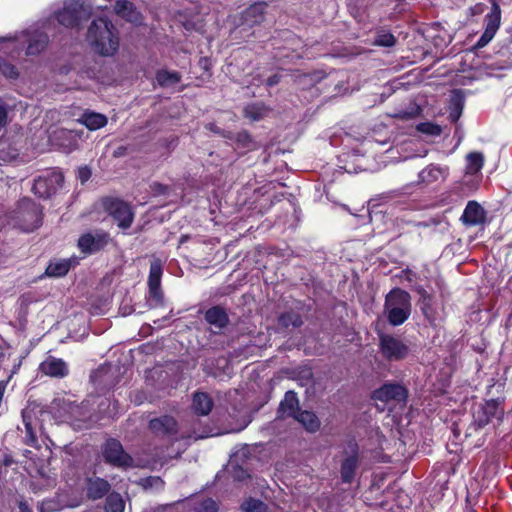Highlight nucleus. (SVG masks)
<instances>
[{
  "label": "nucleus",
  "mask_w": 512,
  "mask_h": 512,
  "mask_svg": "<svg viewBox=\"0 0 512 512\" xmlns=\"http://www.w3.org/2000/svg\"><path fill=\"white\" fill-rule=\"evenodd\" d=\"M87 39L99 55L113 56L118 51V31L108 18L94 19L88 28Z\"/></svg>",
  "instance_id": "nucleus-1"
},
{
  "label": "nucleus",
  "mask_w": 512,
  "mask_h": 512,
  "mask_svg": "<svg viewBox=\"0 0 512 512\" xmlns=\"http://www.w3.org/2000/svg\"><path fill=\"white\" fill-rule=\"evenodd\" d=\"M384 313L390 325L403 324L411 314L410 294L401 288H393L385 297Z\"/></svg>",
  "instance_id": "nucleus-2"
},
{
  "label": "nucleus",
  "mask_w": 512,
  "mask_h": 512,
  "mask_svg": "<svg viewBox=\"0 0 512 512\" xmlns=\"http://www.w3.org/2000/svg\"><path fill=\"white\" fill-rule=\"evenodd\" d=\"M91 16V7L81 0L65 2L62 9L55 12L57 22L66 28H78Z\"/></svg>",
  "instance_id": "nucleus-3"
},
{
  "label": "nucleus",
  "mask_w": 512,
  "mask_h": 512,
  "mask_svg": "<svg viewBox=\"0 0 512 512\" xmlns=\"http://www.w3.org/2000/svg\"><path fill=\"white\" fill-rule=\"evenodd\" d=\"M101 454L104 462L111 467L124 471L136 467L133 457L125 451L116 438H108L104 441L101 445Z\"/></svg>",
  "instance_id": "nucleus-4"
},
{
  "label": "nucleus",
  "mask_w": 512,
  "mask_h": 512,
  "mask_svg": "<svg viewBox=\"0 0 512 512\" xmlns=\"http://www.w3.org/2000/svg\"><path fill=\"white\" fill-rule=\"evenodd\" d=\"M473 425L479 429L493 423L500 422L504 416L503 400L491 399L475 403L471 409Z\"/></svg>",
  "instance_id": "nucleus-5"
},
{
  "label": "nucleus",
  "mask_w": 512,
  "mask_h": 512,
  "mask_svg": "<svg viewBox=\"0 0 512 512\" xmlns=\"http://www.w3.org/2000/svg\"><path fill=\"white\" fill-rule=\"evenodd\" d=\"M64 174L58 168H53L34 179L32 192L42 199L51 198L63 186Z\"/></svg>",
  "instance_id": "nucleus-6"
},
{
  "label": "nucleus",
  "mask_w": 512,
  "mask_h": 512,
  "mask_svg": "<svg viewBox=\"0 0 512 512\" xmlns=\"http://www.w3.org/2000/svg\"><path fill=\"white\" fill-rule=\"evenodd\" d=\"M104 210L117 222L121 230H127L134 221V211L132 206L119 198L108 197L102 202Z\"/></svg>",
  "instance_id": "nucleus-7"
},
{
  "label": "nucleus",
  "mask_w": 512,
  "mask_h": 512,
  "mask_svg": "<svg viewBox=\"0 0 512 512\" xmlns=\"http://www.w3.org/2000/svg\"><path fill=\"white\" fill-rule=\"evenodd\" d=\"M18 219L26 232L34 231L42 225L43 212L40 204L30 198H22L18 203Z\"/></svg>",
  "instance_id": "nucleus-8"
},
{
  "label": "nucleus",
  "mask_w": 512,
  "mask_h": 512,
  "mask_svg": "<svg viewBox=\"0 0 512 512\" xmlns=\"http://www.w3.org/2000/svg\"><path fill=\"white\" fill-rule=\"evenodd\" d=\"M371 398L374 401H380L384 404L389 402L405 404L408 398V390L402 384L386 382L372 392Z\"/></svg>",
  "instance_id": "nucleus-9"
},
{
  "label": "nucleus",
  "mask_w": 512,
  "mask_h": 512,
  "mask_svg": "<svg viewBox=\"0 0 512 512\" xmlns=\"http://www.w3.org/2000/svg\"><path fill=\"white\" fill-rule=\"evenodd\" d=\"M379 348L388 361H399L407 357L409 347L400 339L385 333H379Z\"/></svg>",
  "instance_id": "nucleus-10"
},
{
  "label": "nucleus",
  "mask_w": 512,
  "mask_h": 512,
  "mask_svg": "<svg viewBox=\"0 0 512 512\" xmlns=\"http://www.w3.org/2000/svg\"><path fill=\"white\" fill-rule=\"evenodd\" d=\"M110 240L108 232L97 230L95 233H83L78 239L77 246L84 255H92L104 250Z\"/></svg>",
  "instance_id": "nucleus-11"
},
{
  "label": "nucleus",
  "mask_w": 512,
  "mask_h": 512,
  "mask_svg": "<svg viewBox=\"0 0 512 512\" xmlns=\"http://www.w3.org/2000/svg\"><path fill=\"white\" fill-rule=\"evenodd\" d=\"M203 319L210 325L214 335L222 334L230 324L227 309L221 305H213L205 310Z\"/></svg>",
  "instance_id": "nucleus-12"
},
{
  "label": "nucleus",
  "mask_w": 512,
  "mask_h": 512,
  "mask_svg": "<svg viewBox=\"0 0 512 512\" xmlns=\"http://www.w3.org/2000/svg\"><path fill=\"white\" fill-rule=\"evenodd\" d=\"M163 274V267L160 260H154L150 264L148 276V291L149 299L153 300L155 304L162 305L164 294L161 289V278Z\"/></svg>",
  "instance_id": "nucleus-13"
},
{
  "label": "nucleus",
  "mask_w": 512,
  "mask_h": 512,
  "mask_svg": "<svg viewBox=\"0 0 512 512\" xmlns=\"http://www.w3.org/2000/svg\"><path fill=\"white\" fill-rule=\"evenodd\" d=\"M460 221L466 227L484 229L487 224V212L477 201L471 200L466 204Z\"/></svg>",
  "instance_id": "nucleus-14"
},
{
  "label": "nucleus",
  "mask_w": 512,
  "mask_h": 512,
  "mask_svg": "<svg viewBox=\"0 0 512 512\" xmlns=\"http://www.w3.org/2000/svg\"><path fill=\"white\" fill-rule=\"evenodd\" d=\"M348 448L351 451V455L346 457L340 466L341 480L345 484H350L354 480L356 470L359 464V452L358 444L354 439L348 442Z\"/></svg>",
  "instance_id": "nucleus-15"
},
{
  "label": "nucleus",
  "mask_w": 512,
  "mask_h": 512,
  "mask_svg": "<svg viewBox=\"0 0 512 512\" xmlns=\"http://www.w3.org/2000/svg\"><path fill=\"white\" fill-rule=\"evenodd\" d=\"M148 427L156 436H174L178 433V423L174 417L169 415L151 419Z\"/></svg>",
  "instance_id": "nucleus-16"
},
{
  "label": "nucleus",
  "mask_w": 512,
  "mask_h": 512,
  "mask_svg": "<svg viewBox=\"0 0 512 512\" xmlns=\"http://www.w3.org/2000/svg\"><path fill=\"white\" fill-rule=\"evenodd\" d=\"M301 410L297 393L293 390H288L284 398L280 401L277 415L278 418H292L294 419L298 412Z\"/></svg>",
  "instance_id": "nucleus-17"
},
{
  "label": "nucleus",
  "mask_w": 512,
  "mask_h": 512,
  "mask_svg": "<svg viewBox=\"0 0 512 512\" xmlns=\"http://www.w3.org/2000/svg\"><path fill=\"white\" fill-rule=\"evenodd\" d=\"M110 483L101 477H89L86 480V496L90 500H99L109 494Z\"/></svg>",
  "instance_id": "nucleus-18"
},
{
  "label": "nucleus",
  "mask_w": 512,
  "mask_h": 512,
  "mask_svg": "<svg viewBox=\"0 0 512 512\" xmlns=\"http://www.w3.org/2000/svg\"><path fill=\"white\" fill-rule=\"evenodd\" d=\"M40 370L53 378H64L69 374L66 362L61 358L48 357L40 364Z\"/></svg>",
  "instance_id": "nucleus-19"
},
{
  "label": "nucleus",
  "mask_w": 512,
  "mask_h": 512,
  "mask_svg": "<svg viewBox=\"0 0 512 512\" xmlns=\"http://www.w3.org/2000/svg\"><path fill=\"white\" fill-rule=\"evenodd\" d=\"M448 173V169L439 165L430 164L418 173V184L430 185L443 181Z\"/></svg>",
  "instance_id": "nucleus-20"
},
{
  "label": "nucleus",
  "mask_w": 512,
  "mask_h": 512,
  "mask_svg": "<svg viewBox=\"0 0 512 512\" xmlns=\"http://www.w3.org/2000/svg\"><path fill=\"white\" fill-rule=\"evenodd\" d=\"M114 11L118 16L131 23H138L142 18L135 4L129 0H117Z\"/></svg>",
  "instance_id": "nucleus-21"
},
{
  "label": "nucleus",
  "mask_w": 512,
  "mask_h": 512,
  "mask_svg": "<svg viewBox=\"0 0 512 512\" xmlns=\"http://www.w3.org/2000/svg\"><path fill=\"white\" fill-rule=\"evenodd\" d=\"M214 406V402L210 395L206 392L197 391L192 397V410L196 415H208Z\"/></svg>",
  "instance_id": "nucleus-22"
},
{
  "label": "nucleus",
  "mask_w": 512,
  "mask_h": 512,
  "mask_svg": "<svg viewBox=\"0 0 512 512\" xmlns=\"http://www.w3.org/2000/svg\"><path fill=\"white\" fill-rule=\"evenodd\" d=\"M33 411L29 409L22 410V420L25 426L24 443L30 447L39 448L38 438L33 426Z\"/></svg>",
  "instance_id": "nucleus-23"
},
{
  "label": "nucleus",
  "mask_w": 512,
  "mask_h": 512,
  "mask_svg": "<svg viewBox=\"0 0 512 512\" xmlns=\"http://www.w3.org/2000/svg\"><path fill=\"white\" fill-rule=\"evenodd\" d=\"M49 37L44 32H36L28 39L26 55L36 56L42 53L48 46Z\"/></svg>",
  "instance_id": "nucleus-24"
},
{
  "label": "nucleus",
  "mask_w": 512,
  "mask_h": 512,
  "mask_svg": "<svg viewBox=\"0 0 512 512\" xmlns=\"http://www.w3.org/2000/svg\"><path fill=\"white\" fill-rule=\"evenodd\" d=\"M294 420L299 422L310 433L317 432L321 427V421L313 411L301 409Z\"/></svg>",
  "instance_id": "nucleus-25"
},
{
  "label": "nucleus",
  "mask_w": 512,
  "mask_h": 512,
  "mask_svg": "<svg viewBox=\"0 0 512 512\" xmlns=\"http://www.w3.org/2000/svg\"><path fill=\"white\" fill-rule=\"evenodd\" d=\"M107 122L108 119L104 114L88 110L85 111L80 118V123L91 131L103 128L106 126Z\"/></svg>",
  "instance_id": "nucleus-26"
},
{
  "label": "nucleus",
  "mask_w": 512,
  "mask_h": 512,
  "mask_svg": "<svg viewBox=\"0 0 512 512\" xmlns=\"http://www.w3.org/2000/svg\"><path fill=\"white\" fill-rule=\"evenodd\" d=\"M304 321L300 313L289 310L282 312L277 318V324L282 329H288L290 327L296 329L303 325Z\"/></svg>",
  "instance_id": "nucleus-27"
},
{
  "label": "nucleus",
  "mask_w": 512,
  "mask_h": 512,
  "mask_svg": "<svg viewBox=\"0 0 512 512\" xmlns=\"http://www.w3.org/2000/svg\"><path fill=\"white\" fill-rule=\"evenodd\" d=\"M181 78L182 76L178 71H169L167 69H159L155 74V79L162 88H168L178 84Z\"/></svg>",
  "instance_id": "nucleus-28"
},
{
  "label": "nucleus",
  "mask_w": 512,
  "mask_h": 512,
  "mask_svg": "<svg viewBox=\"0 0 512 512\" xmlns=\"http://www.w3.org/2000/svg\"><path fill=\"white\" fill-rule=\"evenodd\" d=\"M491 9L485 16V29L497 33L501 24V9L496 0H490Z\"/></svg>",
  "instance_id": "nucleus-29"
},
{
  "label": "nucleus",
  "mask_w": 512,
  "mask_h": 512,
  "mask_svg": "<svg viewBox=\"0 0 512 512\" xmlns=\"http://www.w3.org/2000/svg\"><path fill=\"white\" fill-rule=\"evenodd\" d=\"M71 268V260L63 259L58 261H50L45 274L50 277H62L65 276Z\"/></svg>",
  "instance_id": "nucleus-30"
},
{
  "label": "nucleus",
  "mask_w": 512,
  "mask_h": 512,
  "mask_svg": "<svg viewBox=\"0 0 512 512\" xmlns=\"http://www.w3.org/2000/svg\"><path fill=\"white\" fill-rule=\"evenodd\" d=\"M266 5L263 3H255L251 6H249L244 11V19L246 22H249L251 24H259L264 20V13H265Z\"/></svg>",
  "instance_id": "nucleus-31"
},
{
  "label": "nucleus",
  "mask_w": 512,
  "mask_h": 512,
  "mask_svg": "<svg viewBox=\"0 0 512 512\" xmlns=\"http://www.w3.org/2000/svg\"><path fill=\"white\" fill-rule=\"evenodd\" d=\"M442 134V127L432 122L418 123V141L424 137L427 139H434L440 137Z\"/></svg>",
  "instance_id": "nucleus-32"
},
{
  "label": "nucleus",
  "mask_w": 512,
  "mask_h": 512,
  "mask_svg": "<svg viewBox=\"0 0 512 512\" xmlns=\"http://www.w3.org/2000/svg\"><path fill=\"white\" fill-rule=\"evenodd\" d=\"M125 510V501L122 496L118 492H111L107 495L104 511L105 512H124Z\"/></svg>",
  "instance_id": "nucleus-33"
},
{
  "label": "nucleus",
  "mask_w": 512,
  "mask_h": 512,
  "mask_svg": "<svg viewBox=\"0 0 512 512\" xmlns=\"http://www.w3.org/2000/svg\"><path fill=\"white\" fill-rule=\"evenodd\" d=\"M466 173L477 174L484 165V155L481 152H471L466 156Z\"/></svg>",
  "instance_id": "nucleus-34"
},
{
  "label": "nucleus",
  "mask_w": 512,
  "mask_h": 512,
  "mask_svg": "<svg viewBox=\"0 0 512 512\" xmlns=\"http://www.w3.org/2000/svg\"><path fill=\"white\" fill-rule=\"evenodd\" d=\"M235 148L244 151H252L256 149V142L248 131L242 130L235 134Z\"/></svg>",
  "instance_id": "nucleus-35"
},
{
  "label": "nucleus",
  "mask_w": 512,
  "mask_h": 512,
  "mask_svg": "<svg viewBox=\"0 0 512 512\" xmlns=\"http://www.w3.org/2000/svg\"><path fill=\"white\" fill-rule=\"evenodd\" d=\"M268 108L263 103H251L244 108V116L253 121L261 120Z\"/></svg>",
  "instance_id": "nucleus-36"
},
{
  "label": "nucleus",
  "mask_w": 512,
  "mask_h": 512,
  "mask_svg": "<svg viewBox=\"0 0 512 512\" xmlns=\"http://www.w3.org/2000/svg\"><path fill=\"white\" fill-rule=\"evenodd\" d=\"M424 35L431 38L435 45L440 47L445 46L451 40L450 36L445 31L439 29V27L427 29Z\"/></svg>",
  "instance_id": "nucleus-37"
},
{
  "label": "nucleus",
  "mask_w": 512,
  "mask_h": 512,
  "mask_svg": "<svg viewBox=\"0 0 512 512\" xmlns=\"http://www.w3.org/2000/svg\"><path fill=\"white\" fill-rule=\"evenodd\" d=\"M418 296L423 298V306L421 307L423 314L429 320H432L435 316V300L431 295H427L425 291L418 289Z\"/></svg>",
  "instance_id": "nucleus-38"
},
{
  "label": "nucleus",
  "mask_w": 512,
  "mask_h": 512,
  "mask_svg": "<svg viewBox=\"0 0 512 512\" xmlns=\"http://www.w3.org/2000/svg\"><path fill=\"white\" fill-rule=\"evenodd\" d=\"M243 512H267L268 506L260 499L249 497L241 504Z\"/></svg>",
  "instance_id": "nucleus-39"
},
{
  "label": "nucleus",
  "mask_w": 512,
  "mask_h": 512,
  "mask_svg": "<svg viewBox=\"0 0 512 512\" xmlns=\"http://www.w3.org/2000/svg\"><path fill=\"white\" fill-rule=\"evenodd\" d=\"M0 72L9 79H17L19 77L16 66L5 60L0 62Z\"/></svg>",
  "instance_id": "nucleus-40"
},
{
  "label": "nucleus",
  "mask_w": 512,
  "mask_h": 512,
  "mask_svg": "<svg viewBox=\"0 0 512 512\" xmlns=\"http://www.w3.org/2000/svg\"><path fill=\"white\" fill-rule=\"evenodd\" d=\"M196 512H217L218 505L212 498L202 500L195 508Z\"/></svg>",
  "instance_id": "nucleus-41"
},
{
  "label": "nucleus",
  "mask_w": 512,
  "mask_h": 512,
  "mask_svg": "<svg viewBox=\"0 0 512 512\" xmlns=\"http://www.w3.org/2000/svg\"><path fill=\"white\" fill-rule=\"evenodd\" d=\"M395 42H396V39H395L394 35L389 32L378 34L374 41V43L376 45L382 46V47H391L395 44Z\"/></svg>",
  "instance_id": "nucleus-42"
},
{
  "label": "nucleus",
  "mask_w": 512,
  "mask_h": 512,
  "mask_svg": "<svg viewBox=\"0 0 512 512\" xmlns=\"http://www.w3.org/2000/svg\"><path fill=\"white\" fill-rule=\"evenodd\" d=\"M231 475L235 481L243 482L250 478V474L246 469L240 465H233L231 469Z\"/></svg>",
  "instance_id": "nucleus-43"
},
{
  "label": "nucleus",
  "mask_w": 512,
  "mask_h": 512,
  "mask_svg": "<svg viewBox=\"0 0 512 512\" xmlns=\"http://www.w3.org/2000/svg\"><path fill=\"white\" fill-rule=\"evenodd\" d=\"M92 175L91 169L87 166H81L77 170V179L81 182V184H85Z\"/></svg>",
  "instance_id": "nucleus-44"
},
{
  "label": "nucleus",
  "mask_w": 512,
  "mask_h": 512,
  "mask_svg": "<svg viewBox=\"0 0 512 512\" xmlns=\"http://www.w3.org/2000/svg\"><path fill=\"white\" fill-rule=\"evenodd\" d=\"M496 33L485 29L481 37L476 43L477 48H483L485 47L495 36Z\"/></svg>",
  "instance_id": "nucleus-45"
},
{
  "label": "nucleus",
  "mask_w": 512,
  "mask_h": 512,
  "mask_svg": "<svg viewBox=\"0 0 512 512\" xmlns=\"http://www.w3.org/2000/svg\"><path fill=\"white\" fill-rule=\"evenodd\" d=\"M198 66L208 75H210V70L212 67L211 59L208 57H200L198 61Z\"/></svg>",
  "instance_id": "nucleus-46"
},
{
  "label": "nucleus",
  "mask_w": 512,
  "mask_h": 512,
  "mask_svg": "<svg viewBox=\"0 0 512 512\" xmlns=\"http://www.w3.org/2000/svg\"><path fill=\"white\" fill-rule=\"evenodd\" d=\"M404 191L403 192H400L399 193V196L402 197V196H405V195H408L410 198V208H414L415 206V198L413 197V193H414V186L410 185V186H407L403 189Z\"/></svg>",
  "instance_id": "nucleus-47"
},
{
  "label": "nucleus",
  "mask_w": 512,
  "mask_h": 512,
  "mask_svg": "<svg viewBox=\"0 0 512 512\" xmlns=\"http://www.w3.org/2000/svg\"><path fill=\"white\" fill-rule=\"evenodd\" d=\"M8 123V110L4 105H0V130Z\"/></svg>",
  "instance_id": "nucleus-48"
},
{
  "label": "nucleus",
  "mask_w": 512,
  "mask_h": 512,
  "mask_svg": "<svg viewBox=\"0 0 512 512\" xmlns=\"http://www.w3.org/2000/svg\"><path fill=\"white\" fill-rule=\"evenodd\" d=\"M214 133L220 135L221 137L227 139V140H230L232 142L235 143V134L234 132L232 131H226V130H223L221 128H217V130H214Z\"/></svg>",
  "instance_id": "nucleus-49"
},
{
  "label": "nucleus",
  "mask_w": 512,
  "mask_h": 512,
  "mask_svg": "<svg viewBox=\"0 0 512 512\" xmlns=\"http://www.w3.org/2000/svg\"><path fill=\"white\" fill-rule=\"evenodd\" d=\"M280 81H281V75L273 74L267 78L266 86H268V87L276 86L280 83Z\"/></svg>",
  "instance_id": "nucleus-50"
},
{
  "label": "nucleus",
  "mask_w": 512,
  "mask_h": 512,
  "mask_svg": "<svg viewBox=\"0 0 512 512\" xmlns=\"http://www.w3.org/2000/svg\"><path fill=\"white\" fill-rule=\"evenodd\" d=\"M394 116L400 119H412L416 117V110L412 109L411 111H403L398 114H395Z\"/></svg>",
  "instance_id": "nucleus-51"
},
{
  "label": "nucleus",
  "mask_w": 512,
  "mask_h": 512,
  "mask_svg": "<svg viewBox=\"0 0 512 512\" xmlns=\"http://www.w3.org/2000/svg\"><path fill=\"white\" fill-rule=\"evenodd\" d=\"M127 152H128V147L127 146H119L117 147L114 152H113V156L115 158H120V157H124L127 155Z\"/></svg>",
  "instance_id": "nucleus-52"
},
{
  "label": "nucleus",
  "mask_w": 512,
  "mask_h": 512,
  "mask_svg": "<svg viewBox=\"0 0 512 512\" xmlns=\"http://www.w3.org/2000/svg\"><path fill=\"white\" fill-rule=\"evenodd\" d=\"M152 187H153V190L155 192H157L158 194H166L168 191V186L158 183V182H155Z\"/></svg>",
  "instance_id": "nucleus-53"
},
{
  "label": "nucleus",
  "mask_w": 512,
  "mask_h": 512,
  "mask_svg": "<svg viewBox=\"0 0 512 512\" xmlns=\"http://www.w3.org/2000/svg\"><path fill=\"white\" fill-rule=\"evenodd\" d=\"M471 14L472 15H480L484 12L485 10V5L482 4V3H477L476 5H474L473 7H471Z\"/></svg>",
  "instance_id": "nucleus-54"
},
{
  "label": "nucleus",
  "mask_w": 512,
  "mask_h": 512,
  "mask_svg": "<svg viewBox=\"0 0 512 512\" xmlns=\"http://www.w3.org/2000/svg\"><path fill=\"white\" fill-rule=\"evenodd\" d=\"M460 114H461V111L458 110V109H454L453 111L450 112L449 114V119L452 121V122H457V120L459 119L460 117Z\"/></svg>",
  "instance_id": "nucleus-55"
},
{
  "label": "nucleus",
  "mask_w": 512,
  "mask_h": 512,
  "mask_svg": "<svg viewBox=\"0 0 512 512\" xmlns=\"http://www.w3.org/2000/svg\"><path fill=\"white\" fill-rule=\"evenodd\" d=\"M20 512H33L25 501H21L18 505Z\"/></svg>",
  "instance_id": "nucleus-56"
},
{
  "label": "nucleus",
  "mask_w": 512,
  "mask_h": 512,
  "mask_svg": "<svg viewBox=\"0 0 512 512\" xmlns=\"http://www.w3.org/2000/svg\"><path fill=\"white\" fill-rule=\"evenodd\" d=\"M13 463V458L11 455H5L2 459V464L6 467L11 466Z\"/></svg>",
  "instance_id": "nucleus-57"
},
{
  "label": "nucleus",
  "mask_w": 512,
  "mask_h": 512,
  "mask_svg": "<svg viewBox=\"0 0 512 512\" xmlns=\"http://www.w3.org/2000/svg\"><path fill=\"white\" fill-rule=\"evenodd\" d=\"M217 128H219V127H218V126H216V125H215V124H213V123H210V124L208 125V129H209L210 131H212V132H214V130H217Z\"/></svg>",
  "instance_id": "nucleus-58"
},
{
  "label": "nucleus",
  "mask_w": 512,
  "mask_h": 512,
  "mask_svg": "<svg viewBox=\"0 0 512 512\" xmlns=\"http://www.w3.org/2000/svg\"><path fill=\"white\" fill-rule=\"evenodd\" d=\"M426 154H427V151H424L423 153H420V151L418 150L417 157H425Z\"/></svg>",
  "instance_id": "nucleus-59"
},
{
  "label": "nucleus",
  "mask_w": 512,
  "mask_h": 512,
  "mask_svg": "<svg viewBox=\"0 0 512 512\" xmlns=\"http://www.w3.org/2000/svg\"><path fill=\"white\" fill-rule=\"evenodd\" d=\"M19 366H20V364H18L17 366H14V368H13V370H12V372H11V374H10V375H12V376H13V374L16 372V370H17V368H18Z\"/></svg>",
  "instance_id": "nucleus-60"
},
{
  "label": "nucleus",
  "mask_w": 512,
  "mask_h": 512,
  "mask_svg": "<svg viewBox=\"0 0 512 512\" xmlns=\"http://www.w3.org/2000/svg\"><path fill=\"white\" fill-rule=\"evenodd\" d=\"M67 134L68 133L66 131H60L59 132V135L62 136V137L66 136Z\"/></svg>",
  "instance_id": "nucleus-61"
},
{
  "label": "nucleus",
  "mask_w": 512,
  "mask_h": 512,
  "mask_svg": "<svg viewBox=\"0 0 512 512\" xmlns=\"http://www.w3.org/2000/svg\"><path fill=\"white\" fill-rule=\"evenodd\" d=\"M3 357H4V354L2 352H0V361L2 360Z\"/></svg>",
  "instance_id": "nucleus-62"
},
{
  "label": "nucleus",
  "mask_w": 512,
  "mask_h": 512,
  "mask_svg": "<svg viewBox=\"0 0 512 512\" xmlns=\"http://www.w3.org/2000/svg\"><path fill=\"white\" fill-rule=\"evenodd\" d=\"M203 371H204V372H206V374H210V372H209V371H207V369H206V368H203Z\"/></svg>",
  "instance_id": "nucleus-63"
},
{
  "label": "nucleus",
  "mask_w": 512,
  "mask_h": 512,
  "mask_svg": "<svg viewBox=\"0 0 512 512\" xmlns=\"http://www.w3.org/2000/svg\"><path fill=\"white\" fill-rule=\"evenodd\" d=\"M203 371H204V372H206V374H210V372H209V371H207V369H206V368H203Z\"/></svg>",
  "instance_id": "nucleus-64"
}]
</instances>
